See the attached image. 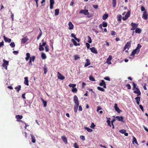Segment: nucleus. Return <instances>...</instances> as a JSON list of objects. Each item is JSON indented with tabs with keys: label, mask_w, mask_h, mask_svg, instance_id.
Instances as JSON below:
<instances>
[{
	"label": "nucleus",
	"mask_w": 148,
	"mask_h": 148,
	"mask_svg": "<svg viewBox=\"0 0 148 148\" xmlns=\"http://www.w3.org/2000/svg\"><path fill=\"white\" fill-rule=\"evenodd\" d=\"M141 47L142 46L140 44H138L136 48L132 51L130 55L134 57L135 54H138L140 51V49Z\"/></svg>",
	"instance_id": "1"
},
{
	"label": "nucleus",
	"mask_w": 148,
	"mask_h": 148,
	"mask_svg": "<svg viewBox=\"0 0 148 148\" xmlns=\"http://www.w3.org/2000/svg\"><path fill=\"white\" fill-rule=\"evenodd\" d=\"M3 63L2 64L3 66L6 70L7 69V66L8 65V62L5 59L3 60Z\"/></svg>",
	"instance_id": "2"
},
{
	"label": "nucleus",
	"mask_w": 148,
	"mask_h": 148,
	"mask_svg": "<svg viewBox=\"0 0 148 148\" xmlns=\"http://www.w3.org/2000/svg\"><path fill=\"white\" fill-rule=\"evenodd\" d=\"M131 26L132 27L131 30H134L137 28L138 27V24L133 23H132L131 24Z\"/></svg>",
	"instance_id": "3"
},
{
	"label": "nucleus",
	"mask_w": 148,
	"mask_h": 148,
	"mask_svg": "<svg viewBox=\"0 0 148 148\" xmlns=\"http://www.w3.org/2000/svg\"><path fill=\"white\" fill-rule=\"evenodd\" d=\"M80 14H83L85 15H88L89 14L88 10H81L79 12Z\"/></svg>",
	"instance_id": "4"
},
{
	"label": "nucleus",
	"mask_w": 148,
	"mask_h": 148,
	"mask_svg": "<svg viewBox=\"0 0 148 148\" xmlns=\"http://www.w3.org/2000/svg\"><path fill=\"white\" fill-rule=\"evenodd\" d=\"M131 46V42H128L124 46L123 49L124 50H125L126 49H128Z\"/></svg>",
	"instance_id": "5"
},
{
	"label": "nucleus",
	"mask_w": 148,
	"mask_h": 148,
	"mask_svg": "<svg viewBox=\"0 0 148 148\" xmlns=\"http://www.w3.org/2000/svg\"><path fill=\"white\" fill-rule=\"evenodd\" d=\"M74 101L76 105H78L79 104V101L78 97L76 95H75L73 97Z\"/></svg>",
	"instance_id": "6"
},
{
	"label": "nucleus",
	"mask_w": 148,
	"mask_h": 148,
	"mask_svg": "<svg viewBox=\"0 0 148 148\" xmlns=\"http://www.w3.org/2000/svg\"><path fill=\"white\" fill-rule=\"evenodd\" d=\"M148 14L147 12L144 11L143 12V14L142 18L143 19L145 20H147L148 18Z\"/></svg>",
	"instance_id": "7"
},
{
	"label": "nucleus",
	"mask_w": 148,
	"mask_h": 148,
	"mask_svg": "<svg viewBox=\"0 0 148 148\" xmlns=\"http://www.w3.org/2000/svg\"><path fill=\"white\" fill-rule=\"evenodd\" d=\"M114 108L115 110L118 113H120L121 111L120 109L118 107L116 103H115Z\"/></svg>",
	"instance_id": "8"
},
{
	"label": "nucleus",
	"mask_w": 148,
	"mask_h": 148,
	"mask_svg": "<svg viewBox=\"0 0 148 148\" xmlns=\"http://www.w3.org/2000/svg\"><path fill=\"white\" fill-rule=\"evenodd\" d=\"M90 49L91 50V51L93 53L96 54L98 53L97 51L94 47H91Z\"/></svg>",
	"instance_id": "9"
},
{
	"label": "nucleus",
	"mask_w": 148,
	"mask_h": 148,
	"mask_svg": "<svg viewBox=\"0 0 148 148\" xmlns=\"http://www.w3.org/2000/svg\"><path fill=\"white\" fill-rule=\"evenodd\" d=\"M99 85L101 86H103V87L104 88H106V84L103 80H102L101 82L99 83Z\"/></svg>",
	"instance_id": "10"
},
{
	"label": "nucleus",
	"mask_w": 148,
	"mask_h": 148,
	"mask_svg": "<svg viewBox=\"0 0 148 148\" xmlns=\"http://www.w3.org/2000/svg\"><path fill=\"white\" fill-rule=\"evenodd\" d=\"M69 29L70 30L73 29L74 27V25L71 21L69 22L68 24Z\"/></svg>",
	"instance_id": "11"
},
{
	"label": "nucleus",
	"mask_w": 148,
	"mask_h": 148,
	"mask_svg": "<svg viewBox=\"0 0 148 148\" xmlns=\"http://www.w3.org/2000/svg\"><path fill=\"white\" fill-rule=\"evenodd\" d=\"M28 40V38L27 36H26L21 39V43L23 44L25 43Z\"/></svg>",
	"instance_id": "12"
},
{
	"label": "nucleus",
	"mask_w": 148,
	"mask_h": 148,
	"mask_svg": "<svg viewBox=\"0 0 148 148\" xmlns=\"http://www.w3.org/2000/svg\"><path fill=\"white\" fill-rule=\"evenodd\" d=\"M58 79L62 80L65 79V77L62 75L59 72H58Z\"/></svg>",
	"instance_id": "13"
},
{
	"label": "nucleus",
	"mask_w": 148,
	"mask_h": 148,
	"mask_svg": "<svg viewBox=\"0 0 148 148\" xmlns=\"http://www.w3.org/2000/svg\"><path fill=\"white\" fill-rule=\"evenodd\" d=\"M116 118L119 121H121L123 122H124V121H123L124 118L123 116H116Z\"/></svg>",
	"instance_id": "14"
},
{
	"label": "nucleus",
	"mask_w": 148,
	"mask_h": 148,
	"mask_svg": "<svg viewBox=\"0 0 148 148\" xmlns=\"http://www.w3.org/2000/svg\"><path fill=\"white\" fill-rule=\"evenodd\" d=\"M136 90L134 91V92L135 93L138 94L137 96L140 95L141 94V92L138 88L137 87L136 88Z\"/></svg>",
	"instance_id": "15"
},
{
	"label": "nucleus",
	"mask_w": 148,
	"mask_h": 148,
	"mask_svg": "<svg viewBox=\"0 0 148 148\" xmlns=\"http://www.w3.org/2000/svg\"><path fill=\"white\" fill-rule=\"evenodd\" d=\"M54 0H50V9H52L53 8V5L54 4Z\"/></svg>",
	"instance_id": "16"
},
{
	"label": "nucleus",
	"mask_w": 148,
	"mask_h": 148,
	"mask_svg": "<svg viewBox=\"0 0 148 148\" xmlns=\"http://www.w3.org/2000/svg\"><path fill=\"white\" fill-rule=\"evenodd\" d=\"M3 38L4 41L6 42H11V40L10 39H8L5 36H4Z\"/></svg>",
	"instance_id": "17"
},
{
	"label": "nucleus",
	"mask_w": 148,
	"mask_h": 148,
	"mask_svg": "<svg viewBox=\"0 0 148 148\" xmlns=\"http://www.w3.org/2000/svg\"><path fill=\"white\" fill-rule=\"evenodd\" d=\"M61 138L66 144L68 143L67 139L66 136H62Z\"/></svg>",
	"instance_id": "18"
},
{
	"label": "nucleus",
	"mask_w": 148,
	"mask_h": 148,
	"mask_svg": "<svg viewBox=\"0 0 148 148\" xmlns=\"http://www.w3.org/2000/svg\"><path fill=\"white\" fill-rule=\"evenodd\" d=\"M25 80L24 81V84L27 86L29 85L28 79L27 77H25L24 78Z\"/></svg>",
	"instance_id": "19"
},
{
	"label": "nucleus",
	"mask_w": 148,
	"mask_h": 148,
	"mask_svg": "<svg viewBox=\"0 0 148 148\" xmlns=\"http://www.w3.org/2000/svg\"><path fill=\"white\" fill-rule=\"evenodd\" d=\"M30 136L31 137L32 141L33 143L36 142V139L35 136L32 134H30Z\"/></svg>",
	"instance_id": "20"
},
{
	"label": "nucleus",
	"mask_w": 148,
	"mask_h": 148,
	"mask_svg": "<svg viewBox=\"0 0 148 148\" xmlns=\"http://www.w3.org/2000/svg\"><path fill=\"white\" fill-rule=\"evenodd\" d=\"M86 62L85 63V64H84V66L85 67H86L90 64V63L88 59H86Z\"/></svg>",
	"instance_id": "21"
},
{
	"label": "nucleus",
	"mask_w": 148,
	"mask_h": 148,
	"mask_svg": "<svg viewBox=\"0 0 148 148\" xmlns=\"http://www.w3.org/2000/svg\"><path fill=\"white\" fill-rule=\"evenodd\" d=\"M135 99L136 101L137 104H139V101L140 100V97H137L135 98Z\"/></svg>",
	"instance_id": "22"
},
{
	"label": "nucleus",
	"mask_w": 148,
	"mask_h": 148,
	"mask_svg": "<svg viewBox=\"0 0 148 148\" xmlns=\"http://www.w3.org/2000/svg\"><path fill=\"white\" fill-rule=\"evenodd\" d=\"M142 31L141 29L140 28H137L135 31V32L136 33L140 34Z\"/></svg>",
	"instance_id": "23"
},
{
	"label": "nucleus",
	"mask_w": 148,
	"mask_h": 148,
	"mask_svg": "<svg viewBox=\"0 0 148 148\" xmlns=\"http://www.w3.org/2000/svg\"><path fill=\"white\" fill-rule=\"evenodd\" d=\"M79 105V104H78V105H75L74 107V112L75 113H76L77 111L78 108V106Z\"/></svg>",
	"instance_id": "24"
},
{
	"label": "nucleus",
	"mask_w": 148,
	"mask_h": 148,
	"mask_svg": "<svg viewBox=\"0 0 148 148\" xmlns=\"http://www.w3.org/2000/svg\"><path fill=\"white\" fill-rule=\"evenodd\" d=\"M39 29L40 30V32H39V34L38 36L37 37V40H38L40 38V37L42 35V31H41V29L40 28H39Z\"/></svg>",
	"instance_id": "25"
},
{
	"label": "nucleus",
	"mask_w": 148,
	"mask_h": 148,
	"mask_svg": "<svg viewBox=\"0 0 148 148\" xmlns=\"http://www.w3.org/2000/svg\"><path fill=\"white\" fill-rule=\"evenodd\" d=\"M118 21H121L122 16L121 15H118L117 16Z\"/></svg>",
	"instance_id": "26"
},
{
	"label": "nucleus",
	"mask_w": 148,
	"mask_h": 148,
	"mask_svg": "<svg viewBox=\"0 0 148 148\" xmlns=\"http://www.w3.org/2000/svg\"><path fill=\"white\" fill-rule=\"evenodd\" d=\"M21 86V85H19L18 86L16 87L15 89H16V91L17 92H18L20 90Z\"/></svg>",
	"instance_id": "27"
},
{
	"label": "nucleus",
	"mask_w": 148,
	"mask_h": 148,
	"mask_svg": "<svg viewBox=\"0 0 148 148\" xmlns=\"http://www.w3.org/2000/svg\"><path fill=\"white\" fill-rule=\"evenodd\" d=\"M26 56L27 57L25 58V60L26 61H28L30 57V54L29 53H27L26 54Z\"/></svg>",
	"instance_id": "28"
},
{
	"label": "nucleus",
	"mask_w": 148,
	"mask_h": 148,
	"mask_svg": "<svg viewBox=\"0 0 148 148\" xmlns=\"http://www.w3.org/2000/svg\"><path fill=\"white\" fill-rule=\"evenodd\" d=\"M41 56L42 58L43 59H45L46 58V56L45 54L43 53H42Z\"/></svg>",
	"instance_id": "29"
},
{
	"label": "nucleus",
	"mask_w": 148,
	"mask_h": 148,
	"mask_svg": "<svg viewBox=\"0 0 148 148\" xmlns=\"http://www.w3.org/2000/svg\"><path fill=\"white\" fill-rule=\"evenodd\" d=\"M42 46H42L41 45V43H40L39 44V49L40 51H42V50H44V48L42 47Z\"/></svg>",
	"instance_id": "30"
},
{
	"label": "nucleus",
	"mask_w": 148,
	"mask_h": 148,
	"mask_svg": "<svg viewBox=\"0 0 148 148\" xmlns=\"http://www.w3.org/2000/svg\"><path fill=\"white\" fill-rule=\"evenodd\" d=\"M84 129L86 130L88 132H91L92 131V130L88 127H84Z\"/></svg>",
	"instance_id": "31"
},
{
	"label": "nucleus",
	"mask_w": 148,
	"mask_h": 148,
	"mask_svg": "<svg viewBox=\"0 0 148 148\" xmlns=\"http://www.w3.org/2000/svg\"><path fill=\"white\" fill-rule=\"evenodd\" d=\"M43 70L44 73L45 74H46L47 71V67L46 65H45L43 68Z\"/></svg>",
	"instance_id": "32"
},
{
	"label": "nucleus",
	"mask_w": 148,
	"mask_h": 148,
	"mask_svg": "<svg viewBox=\"0 0 148 148\" xmlns=\"http://www.w3.org/2000/svg\"><path fill=\"white\" fill-rule=\"evenodd\" d=\"M108 17V15L107 14H105L103 16V19L104 20H106Z\"/></svg>",
	"instance_id": "33"
},
{
	"label": "nucleus",
	"mask_w": 148,
	"mask_h": 148,
	"mask_svg": "<svg viewBox=\"0 0 148 148\" xmlns=\"http://www.w3.org/2000/svg\"><path fill=\"white\" fill-rule=\"evenodd\" d=\"M59 9H56L55 10V15L57 16L58 15L59 13Z\"/></svg>",
	"instance_id": "34"
},
{
	"label": "nucleus",
	"mask_w": 148,
	"mask_h": 148,
	"mask_svg": "<svg viewBox=\"0 0 148 148\" xmlns=\"http://www.w3.org/2000/svg\"><path fill=\"white\" fill-rule=\"evenodd\" d=\"M130 11H128L127 13L125 15V17H126L127 18H128L130 16Z\"/></svg>",
	"instance_id": "35"
},
{
	"label": "nucleus",
	"mask_w": 148,
	"mask_h": 148,
	"mask_svg": "<svg viewBox=\"0 0 148 148\" xmlns=\"http://www.w3.org/2000/svg\"><path fill=\"white\" fill-rule=\"evenodd\" d=\"M41 100L44 104V107H46L47 106V102L46 101L42 99H41Z\"/></svg>",
	"instance_id": "36"
},
{
	"label": "nucleus",
	"mask_w": 148,
	"mask_h": 148,
	"mask_svg": "<svg viewBox=\"0 0 148 148\" xmlns=\"http://www.w3.org/2000/svg\"><path fill=\"white\" fill-rule=\"evenodd\" d=\"M23 118V116L21 115H17L16 116V118L18 119H21Z\"/></svg>",
	"instance_id": "37"
},
{
	"label": "nucleus",
	"mask_w": 148,
	"mask_h": 148,
	"mask_svg": "<svg viewBox=\"0 0 148 148\" xmlns=\"http://www.w3.org/2000/svg\"><path fill=\"white\" fill-rule=\"evenodd\" d=\"M102 26L103 27H106L107 26V23L106 22H103L102 23Z\"/></svg>",
	"instance_id": "38"
},
{
	"label": "nucleus",
	"mask_w": 148,
	"mask_h": 148,
	"mask_svg": "<svg viewBox=\"0 0 148 148\" xmlns=\"http://www.w3.org/2000/svg\"><path fill=\"white\" fill-rule=\"evenodd\" d=\"M97 89L101 91L104 92L105 91V90L103 88L99 86L97 87Z\"/></svg>",
	"instance_id": "39"
},
{
	"label": "nucleus",
	"mask_w": 148,
	"mask_h": 148,
	"mask_svg": "<svg viewBox=\"0 0 148 148\" xmlns=\"http://www.w3.org/2000/svg\"><path fill=\"white\" fill-rule=\"evenodd\" d=\"M134 142H135L137 144H138L136 138L134 136H133V143H134Z\"/></svg>",
	"instance_id": "40"
},
{
	"label": "nucleus",
	"mask_w": 148,
	"mask_h": 148,
	"mask_svg": "<svg viewBox=\"0 0 148 148\" xmlns=\"http://www.w3.org/2000/svg\"><path fill=\"white\" fill-rule=\"evenodd\" d=\"M88 42L90 43H91L92 42V40L91 38L89 36H88Z\"/></svg>",
	"instance_id": "41"
},
{
	"label": "nucleus",
	"mask_w": 148,
	"mask_h": 148,
	"mask_svg": "<svg viewBox=\"0 0 148 148\" xmlns=\"http://www.w3.org/2000/svg\"><path fill=\"white\" fill-rule=\"evenodd\" d=\"M89 79L92 81H95V79L94 77L91 76H90L89 77Z\"/></svg>",
	"instance_id": "42"
},
{
	"label": "nucleus",
	"mask_w": 148,
	"mask_h": 148,
	"mask_svg": "<svg viewBox=\"0 0 148 148\" xmlns=\"http://www.w3.org/2000/svg\"><path fill=\"white\" fill-rule=\"evenodd\" d=\"M126 132V130H119V132L122 134H124L125 133V132Z\"/></svg>",
	"instance_id": "43"
},
{
	"label": "nucleus",
	"mask_w": 148,
	"mask_h": 148,
	"mask_svg": "<svg viewBox=\"0 0 148 148\" xmlns=\"http://www.w3.org/2000/svg\"><path fill=\"white\" fill-rule=\"evenodd\" d=\"M69 86L70 87H72L73 88L75 87L76 86V84H70L69 85Z\"/></svg>",
	"instance_id": "44"
},
{
	"label": "nucleus",
	"mask_w": 148,
	"mask_h": 148,
	"mask_svg": "<svg viewBox=\"0 0 148 148\" xmlns=\"http://www.w3.org/2000/svg\"><path fill=\"white\" fill-rule=\"evenodd\" d=\"M10 45L11 46V47H14L15 46V44L14 42H12L10 44Z\"/></svg>",
	"instance_id": "45"
},
{
	"label": "nucleus",
	"mask_w": 148,
	"mask_h": 148,
	"mask_svg": "<svg viewBox=\"0 0 148 148\" xmlns=\"http://www.w3.org/2000/svg\"><path fill=\"white\" fill-rule=\"evenodd\" d=\"M132 84H133V90H134L135 88L136 89V85L134 82H132Z\"/></svg>",
	"instance_id": "46"
},
{
	"label": "nucleus",
	"mask_w": 148,
	"mask_h": 148,
	"mask_svg": "<svg viewBox=\"0 0 148 148\" xmlns=\"http://www.w3.org/2000/svg\"><path fill=\"white\" fill-rule=\"evenodd\" d=\"M126 86L127 87L128 89H130L131 88V86L130 84H127L126 85Z\"/></svg>",
	"instance_id": "47"
},
{
	"label": "nucleus",
	"mask_w": 148,
	"mask_h": 148,
	"mask_svg": "<svg viewBox=\"0 0 148 148\" xmlns=\"http://www.w3.org/2000/svg\"><path fill=\"white\" fill-rule=\"evenodd\" d=\"M95 125H94V123H92L91 124L90 126V127L91 128L94 129L95 128Z\"/></svg>",
	"instance_id": "48"
},
{
	"label": "nucleus",
	"mask_w": 148,
	"mask_h": 148,
	"mask_svg": "<svg viewBox=\"0 0 148 148\" xmlns=\"http://www.w3.org/2000/svg\"><path fill=\"white\" fill-rule=\"evenodd\" d=\"M45 49L46 52H48L49 51V46L48 45H46L45 47Z\"/></svg>",
	"instance_id": "49"
},
{
	"label": "nucleus",
	"mask_w": 148,
	"mask_h": 148,
	"mask_svg": "<svg viewBox=\"0 0 148 148\" xmlns=\"http://www.w3.org/2000/svg\"><path fill=\"white\" fill-rule=\"evenodd\" d=\"M42 45H41L43 46H44L46 45V42H44V40H42Z\"/></svg>",
	"instance_id": "50"
},
{
	"label": "nucleus",
	"mask_w": 148,
	"mask_h": 148,
	"mask_svg": "<svg viewBox=\"0 0 148 148\" xmlns=\"http://www.w3.org/2000/svg\"><path fill=\"white\" fill-rule=\"evenodd\" d=\"M74 147L75 148H79L78 146L77 145V144L76 143L74 144Z\"/></svg>",
	"instance_id": "51"
},
{
	"label": "nucleus",
	"mask_w": 148,
	"mask_h": 148,
	"mask_svg": "<svg viewBox=\"0 0 148 148\" xmlns=\"http://www.w3.org/2000/svg\"><path fill=\"white\" fill-rule=\"evenodd\" d=\"M116 1H112L113 7H115L116 6Z\"/></svg>",
	"instance_id": "52"
},
{
	"label": "nucleus",
	"mask_w": 148,
	"mask_h": 148,
	"mask_svg": "<svg viewBox=\"0 0 148 148\" xmlns=\"http://www.w3.org/2000/svg\"><path fill=\"white\" fill-rule=\"evenodd\" d=\"M80 138L81 139H82L83 140H85V137L84 136H80Z\"/></svg>",
	"instance_id": "53"
},
{
	"label": "nucleus",
	"mask_w": 148,
	"mask_h": 148,
	"mask_svg": "<svg viewBox=\"0 0 148 148\" xmlns=\"http://www.w3.org/2000/svg\"><path fill=\"white\" fill-rule=\"evenodd\" d=\"M29 65H30V66H32V58H30V59H29Z\"/></svg>",
	"instance_id": "54"
},
{
	"label": "nucleus",
	"mask_w": 148,
	"mask_h": 148,
	"mask_svg": "<svg viewBox=\"0 0 148 148\" xmlns=\"http://www.w3.org/2000/svg\"><path fill=\"white\" fill-rule=\"evenodd\" d=\"M74 58H75V60H77L80 57H79L77 55H75L74 56Z\"/></svg>",
	"instance_id": "55"
},
{
	"label": "nucleus",
	"mask_w": 148,
	"mask_h": 148,
	"mask_svg": "<svg viewBox=\"0 0 148 148\" xmlns=\"http://www.w3.org/2000/svg\"><path fill=\"white\" fill-rule=\"evenodd\" d=\"M112 59V56H109L108 58L107 61H110Z\"/></svg>",
	"instance_id": "56"
},
{
	"label": "nucleus",
	"mask_w": 148,
	"mask_h": 148,
	"mask_svg": "<svg viewBox=\"0 0 148 148\" xmlns=\"http://www.w3.org/2000/svg\"><path fill=\"white\" fill-rule=\"evenodd\" d=\"M72 90L73 92H76L77 91V90L76 88H74L72 89Z\"/></svg>",
	"instance_id": "57"
},
{
	"label": "nucleus",
	"mask_w": 148,
	"mask_h": 148,
	"mask_svg": "<svg viewBox=\"0 0 148 148\" xmlns=\"http://www.w3.org/2000/svg\"><path fill=\"white\" fill-rule=\"evenodd\" d=\"M111 34L112 36H114L116 34V33L115 32L112 31L111 32Z\"/></svg>",
	"instance_id": "58"
},
{
	"label": "nucleus",
	"mask_w": 148,
	"mask_h": 148,
	"mask_svg": "<svg viewBox=\"0 0 148 148\" xmlns=\"http://www.w3.org/2000/svg\"><path fill=\"white\" fill-rule=\"evenodd\" d=\"M73 44L75 46H77L80 45V44L79 43H77L76 41H75L73 43Z\"/></svg>",
	"instance_id": "59"
},
{
	"label": "nucleus",
	"mask_w": 148,
	"mask_h": 148,
	"mask_svg": "<svg viewBox=\"0 0 148 148\" xmlns=\"http://www.w3.org/2000/svg\"><path fill=\"white\" fill-rule=\"evenodd\" d=\"M86 44L87 48L89 49L90 47V45L88 43H86Z\"/></svg>",
	"instance_id": "60"
},
{
	"label": "nucleus",
	"mask_w": 148,
	"mask_h": 148,
	"mask_svg": "<svg viewBox=\"0 0 148 148\" xmlns=\"http://www.w3.org/2000/svg\"><path fill=\"white\" fill-rule=\"evenodd\" d=\"M104 79H105L106 80H108V81H110V78L109 77H106L104 78Z\"/></svg>",
	"instance_id": "61"
},
{
	"label": "nucleus",
	"mask_w": 148,
	"mask_h": 148,
	"mask_svg": "<svg viewBox=\"0 0 148 148\" xmlns=\"http://www.w3.org/2000/svg\"><path fill=\"white\" fill-rule=\"evenodd\" d=\"M79 111H82V108L81 106H79Z\"/></svg>",
	"instance_id": "62"
},
{
	"label": "nucleus",
	"mask_w": 148,
	"mask_h": 148,
	"mask_svg": "<svg viewBox=\"0 0 148 148\" xmlns=\"http://www.w3.org/2000/svg\"><path fill=\"white\" fill-rule=\"evenodd\" d=\"M141 9L142 11H143L145 10V8L143 6H142L141 7Z\"/></svg>",
	"instance_id": "63"
},
{
	"label": "nucleus",
	"mask_w": 148,
	"mask_h": 148,
	"mask_svg": "<svg viewBox=\"0 0 148 148\" xmlns=\"http://www.w3.org/2000/svg\"><path fill=\"white\" fill-rule=\"evenodd\" d=\"M93 8L95 9H97L98 7V6L97 5H93Z\"/></svg>",
	"instance_id": "64"
}]
</instances>
